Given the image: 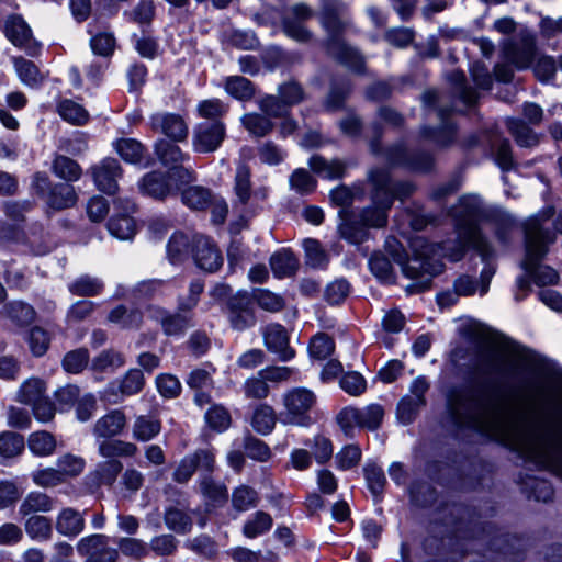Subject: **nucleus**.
<instances>
[{"label":"nucleus","mask_w":562,"mask_h":562,"mask_svg":"<svg viewBox=\"0 0 562 562\" xmlns=\"http://www.w3.org/2000/svg\"><path fill=\"white\" fill-rule=\"evenodd\" d=\"M446 414L459 428L477 430L495 439L526 443L521 438L530 416L551 424L553 416L535 396H522L517 407L497 405L482 387L465 384L451 387L446 396Z\"/></svg>","instance_id":"nucleus-1"},{"label":"nucleus","mask_w":562,"mask_h":562,"mask_svg":"<svg viewBox=\"0 0 562 562\" xmlns=\"http://www.w3.org/2000/svg\"><path fill=\"white\" fill-rule=\"evenodd\" d=\"M482 200L474 194L464 195L459 203L451 210L456 220L457 239L446 241L442 245H430L422 237H416L411 241L413 256L404 259L403 256L394 254V260L402 267L403 273L415 282L407 288H415L417 291L427 289L434 276L442 270L439 261L432 260L431 256L440 252L451 261H459L467 248L475 249L483 260L492 256V248L482 235L477 221L483 214Z\"/></svg>","instance_id":"nucleus-2"},{"label":"nucleus","mask_w":562,"mask_h":562,"mask_svg":"<svg viewBox=\"0 0 562 562\" xmlns=\"http://www.w3.org/2000/svg\"><path fill=\"white\" fill-rule=\"evenodd\" d=\"M555 241V235L537 217H531L525 223V259L522 268L539 286L555 284L559 280L558 272L540 262L548 252L549 245Z\"/></svg>","instance_id":"nucleus-3"},{"label":"nucleus","mask_w":562,"mask_h":562,"mask_svg":"<svg viewBox=\"0 0 562 562\" xmlns=\"http://www.w3.org/2000/svg\"><path fill=\"white\" fill-rule=\"evenodd\" d=\"M345 4L338 0H323L321 23L327 32L326 47L328 53L353 71L360 72L363 59L358 52L348 46L341 38L345 23L340 19Z\"/></svg>","instance_id":"nucleus-4"},{"label":"nucleus","mask_w":562,"mask_h":562,"mask_svg":"<svg viewBox=\"0 0 562 562\" xmlns=\"http://www.w3.org/2000/svg\"><path fill=\"white\" fill-rule=\"evenodd\" d=\"M370 181L373 186V205L364 212L363 220L369 225L383 227L386 225V213L394 199L403 200L408 196L414 191V186L409 182L392 183L385 170L371 171Z\"/></svg>","instance_id":"nucleus-5"},{"label":"nucleus","mask_w":562,"mask_h":562,"mask_svg":"<svg viewBox=\"0 0 562 562\" xmlns=\"http://www.w3.org/2000/svg\"><path fill=\"white\" fill-rule=\"evenodd\" d=\"M522 351L516 346H490L483 349L475 362V372L486 380L504 379L512 375L518 362L525 360Z\"/></svg>","instance_id":"nucleus-6"},{"label":"nucleus","mask_w":562,"mask_h":562,"mask_svg":"<svg viewBox=\"0 0 562 562\" xmlns=\"http://www.w3.org/2000/svg\"><path fill=\"white\" fill-rule=\"evenodd\" d=\"M316 403L315 394L305 387H293L282 395L283 409L279 419L283 425L310 427L313 423L310 415Z\"/></svg>","instance_id":"nucleus-7"},{"label":"nucleus","mask_w":562,"mask_h":562,"mask_svg":"<svg viewBox=\"0 0 562 562\" xmlns=\"http://www.w3.org/2000/svg\"><path fill=\"white\" fill-rule=\"evenodd\" d=\"M384 417V409L379 404H370L363 408L353 406L344 407L336 416L337 424L341 431L348 436H353L355 428H366L375 430L380 427Z\"/></svg>","instance_id":"nucleus-8"},{"label":"nucleus","mask_w":562,"mask_h":562,"mask_svg":"<svg viewBox=\"0 0 562 562\" xmlns=\"http://www.w3.org/2000/svg\"><path fill=\"white\" fill-rule=\"evenodd\" d=\"M502 49L507 61L517 69H526L537 56L536 35L529 30H520L515 37L503 42Z\"/></svg>","instance_id":"nucleus-9"},{"label":"nucleus","mask_w":562,"mask_h":562,"mask_svg":"<svg viewBox=\"0 0 562 562\" xmlns=\"http://www.w3.org/2000/svg\"><path fill=\"white\" fill-rule=\"evenodd\" d=\"M225 312L234 330L244 331L256 324L252 297L246 291H238L229 296Z\"/></svg>","instance_id":"nucleus-10"},{"label":"nucleus","mask_w":562,"mask_h":562,"mask_svg":"<svg viewBox=\"0 0 562 562\" xmlns=\"http://www.w3.org/2000/svg\"><path fill=\"white\" fill-rule=\"evenodd\" d=\"M215 457L211 449H198L186 456L176 467L172 477L178 483H187L196 470L211 472L214 469Z\"/></svg>","instance_id":"nucleus-11"},{"label":"nucleus","mask_w":562,"mask_h":562,"mask_svg":"<svg viewBox=\"0 0 562 562\" xmlns=\"http://www.w3.org/2000/svg\"><path fill=\"white\" fill-rule=\"evenodd\" d=\"M225 138V126L222 122L200 123L193 132V148L198 153L216 150Z\"/></svg>","instance_id":"nucleus-12"},{"label":"nucleus","mask_w":562,"mask_h":562,"mask_svg":"<svg viewBox=\"0 0 562 562\" xmlns=\"http://www.w3.org/2000/svg\"><path fill=\"white\" fill-rule=\"evenodd\" d=\"M312 16L313 11L306 4L297 3L293 5L290 14L283 18L285 35L300 43L310 42L313 35L303 23Z\"/></svg>","instance_id":"nucleus-13"},{"label":"nucleus","mask_w":562,"mask_h":562,"mask_svg":"<svg viewBox=\"0 0 562 562\" xmlns=\"http://www.w3.org/2000/svg\"><path fill=\"white\" fill-rule=\"evenodd\" d=\"M98 189L104 193L113 194L117 191V179L122 176V168L115 158L106 157L90 169Z\"/></svg>","instance_id":"nucleus-14"},{"label":"nucleus","mask_w":562,"mask_h":562,"mask_svg":"<svg viewBox=\"0 0 562 562\" xmlns=\"http://www.w3.org/2000/svg\"><path fill=\"white\" fill-rule=\"evenodd\" d=\"M4 33L14 46L24 49L31 55L36 53V43L33 40L32 31L21 16H9L4 24Z\"/></svg>","instance_id":"nucleus-15"},{"label":"nucleus","mask_w":562,"mask_h":562,"mask_svg":"<svg viewBox=\"0 0 562 562\" xmlns=\"http://www.w3.org/2000/svg\"><path fill=\"white\" fill-rule=\"evenodd\" d=\"M386 159L393 166H403L414 171H428L434 164L428 154L409 155L403 144L389 148Z\"/></svg>","instance_id":"nucleus-16"},{"label":"nucleus","mask_w":562,"mask_h":562,"mask_svg":"<svg viewBox=\"0 0 562 562\" xmlns=\"http://www.w3.org/2000/svg\"><path fill=\"white\" fill-rule=\"evenodd\" d=\"M262 336L267 349L278 355L279 360L288 361L295 355L289 346L286 330L280 324H270L262 328Z\"/></svg>","instance_id":"nucleus-17"},{"label":"nucleus","mask_w":562,"mask_h":562,"mask_svg":"<svg viewBox=\"0 0 562 562\" xmlns=\"http://www.w3.org/2000/svg\"><path fill=\"white\" fill-rule=\"evenodd\" d=\"M193 245V257L201 269L213 272L222 266V255L210 238L198 236L194 238Z\"/></svg>","instance_id":"nucleus-18"},{"label":"nucleus","mask_w":562,"mask_h":562,"mask_svg":"<svg viewBox=\"0 0 562 562\" xmlns=\"http://www.w3.org/2000/svg\"><path fill=\"white\" fill-rule=\"evenodd\" d=\"M153 130L164 133L175 142H181L188 136V126L183 117L175 113H157L150 117Z\"/></svg>","instance_id":"nucleus-19"},{"label":"nucleus","mask_w":562,"mask_h":562,"mask_svg":"<svg viewBox=\"0 0 562 562\" xmlns=\"http://www.w3.org/2000/svg\"><path fill=\"white\" fill-rule=\"evenodd\" d=\"M122 469L123 464L115 459L100 462L86 475L85 483L89 488L110 487Z\"/></svg>","instance_id":"nucleus-20"},{"label":"nucleus","mask_w":562,"mask_h":562,"mask_svg":"<svg viewBox=\"0 0 562 562\" xmlns=\"http://www.w3.org/2000/svg\"><path fill=\"white\" fill-rule=\"evenodd\" d=\"M138 190L144 195L164 200L172 192L169 175L160 171L148 172L139 180Z\"/></svg>","instance_id":"nucleus-21"},{"label":"nucleus","mask_w":562,"mask_h":562,"mask_svg":"<svg viewBox=\"0 0 562 562\" xmlns=\"http://www.w3.org/2000/svg\"><path fill=\"white\" fill-rule=\"evenodd\" d=\"M151 316L160 323L167 336H179L193 326L191 317L182 314H170L160 307L150 308Z\"/></svg>","instance_id":"nucleus-22"},{"label":"nucleus","mask_w":562,"mask_h":562,"mask_svg":"<svg viewBox=\"0 0 562 562\" xmlns=\"http://www.w3.org/2000/svg\"><path fill=\"white\" fill-rule=\"evenodd\" d=\"M126 424L125 415L121 411H112L99 418L93 427V435L98 438H108L117 436L124 429Z\"/></svg>","instance_id":"nucleus-23"},{"label":"nucleus","mask_w":562,"mask_h":562,"mask_svg":"<svg viewBox=\"0 0 562 562\" xmlns=\"http://www.w3.org/2000/svg\"><path fill=\"white\" fill-rule=\"evenodd\" d=\"M2 313L19 328L31 325L36 316L35 310L22 301H12L5 304Z\"/></svg>","instance_id":"nucleus-24"},{"label":"nucleus","mask_w":562,"mask_h":562,"mask_svg":"<svg viewBox=\"0 0 562 562\" xmlns=\"http://www.w3.org/2000/svg\"><path fill=\"white\" fill-rule=\"evenodd\" d=\"M26 443L31 453L40 458L54 454L57 448L55 436L46 430L30 434Z\"/></svg>","instance_id":"nucleus-25"},{"label":"nucleus","mask_w":562,"mask_h":562,"mask_svg":"<svg viewBox=\"0 0 562 562\" xmlns=\"http://www.w3.org/2000/svg\"><path fill=\"white\" fill-rule=\"evenodd\" d=\"M369 207L364 209L360 214V223H358L356 220L349 218L346 215H344V221L339 226V232L342 238L348 240L351 244H360L362 243L367 236L368 232L366 227H369V224H367L363 220V214ZM342 216V212L340 213ZM370 227H374L373 225H370Z\"/></svg>","instance_id":"nucleus-26"},{"label":"nucleus","mask_w":562,"mask_h":562,"mask_svg":"<svg viewBox=\"0 0 562 562\" xmlns=\"http://www.w3.org/2000/svg\"><path fill=\"white\" fill-rule=\"evenodd\" d=\"M55 464L66 483L68 480L75 479L83 472L86 460L80 456L66 452L57 458Z\"/></svg>","instance_id":"nucleus-27"},{"label":"nucleus","mask_w":562,"mask_h":562,"mask_svg":"<svg viewBox=\"0 0 562 562\" xmlns=\"http://www.w3.org/2000/svg\"><path fill=\"white\" fill-rule=\"evenodd\" d=\"M108 319L121 328L135 329L140 326L143 314L137 308H128L124 305H119L109 313Z\"/></svg>","instance_id":"nucleus-28"},{"label":"nucleus","mask_w":562,"mask_h":562,"mask_svg":"<svg viewBox=\"0 0 562 562\" xmlns=\"http://www.w3.org/2000/svg\"><path fill=\"white\" fill-rule=\"evenodd\" d=\"M77 194L72 186L59 183L55 184L46 198L50 209L63 210L75 205Z\"/></svg>","instance_id":"nucleus-29"},{"label":"nucleus","mask_w":562,"mask_h":562,"mask_svg":"<svg viewBox=\"0 0 562 562\" xmlns=\"http://www.w3.org/2000/svg\"><path fill=\"white\" fill-rule=\"evenodd\" d=\"M13 65L19 79L27 87H37L45 78L33 61L23 57H14Z\"/></svg>","instance_id":"nucleus-30"},{"label":"nucleus","mask_w":562,"mask_h":562,"mask_svg":"<svg viewBox=\"0 0 562 562\" xmlns=\"http://www.w3.org/2000/svg\"><path fill=\"white\" fill-rule=\"evenodd\" d=\"M117 155L128 164H139L145 155V147L134 138H120L113 143Z\"/></svg>","instance_id":"nucleus-31"},{"label":"nucleus","mask_w":562,"mask_h":562,"mask_svg":"<svg viewBox=\"0 0 562 562\" xmlns=\"http://www.w3.org/2000/svg\"><path fill=\"white\" fill-rule=\"evenodd\" d=\"M46 389L47 386L44 380L30 378L21 384L16 394V400L20 403L32 406L45 396Z\"/></svg>","instance_id":"nucleus-32"},{"label":"nucleus","mask_w":562,"mask_h":562,"mask_svg":"<svg viewBox=\"0 0 562 562\" xmlns=\"http://www.w3.org/2000/svg\"><path fill=\"white\" fill-rule=\"evenodd\" d=\"M125 364L124 356L114 349H105L91 361V370L94 372H114Z\"/></svg>","instance_id":"nucleus-33"},{"label":"nucleus","mask_w":562,"mask_h":562,"mask_svg":"<svg viewBox=\"0 0 562 562\" xmlns=\"http://www.w3.org/2000/svg\"><path fill=\"white\" fill-rule=\"evenodd\" d=\"M270 267L276 277H290L297 269V260L292 251L282 249L271 256Z\"/></svg>","instance_id":"nucleus-34"},{"label":"nucleus","mask_w":562,"mask_h":562,"mask_svg":"<svg viewBox=\"0 0 562 562\" xmlns=\"http://www.w3.org/2000/svg\"><path fill=\"white\" fill-rule=\"evenodd\" d=\"M311 169L323 178H340L345 172V164L338 159L326 160L321 156H313L308 160Z\"/></svg>","instance_id":"nucleus-35"},{"label":"nucleus","mask_w":562,"mask_h":562,"mask_svg":"<svg viewBox=\"0 0 562 562\" xmlns=\"http://www.w3.org/2000/svg\"><path fill=\"white\" fill-rule=\"evenodd\" d=\"M161 430L160 420L147 415L136 417L133 424V437L139 441H149Z\"/></svg>","instance_id":"nucleus-36"},{"label":"nucleus","mask_w":562,"mask_h":562,"mask_svg":"<svg viewBox=\"0 0 562 562\" xmlns=\"http://www.w3.org/2000/svg\"><path fill=\"white\" fill-rule=\"evenodd\" d=\"M506 125L510 135L521 147H532L539 143L538 135L521 120L508 119Z\"/></svg>","instance_id":"nucleus-37"},{"label":"nucleus","mask_w":562,"mask_h":562,"mask_svg":"<svg viewBox=\"0 0 562 562\" xmlns=\"http://www.w3.org/2000/svg\"><path fill=\"white\" fill-rule=\"evenodd\" d=\"M155 153L161 164L169 166L170 169L179 166V164L188 158L177 145L165 139H160L156 143Z\"/></svg>","instance_id":"nucleus-38"},{"label":"nucleus","mask_w":562,"mask_h":562,"mask_svg":"<svg viewBox=\"0 0 562 562\" xmlns=\"http://www.w3.org/2000/svg\"><path fill=\"white\" fill-rule=\"evenodd\" d=\"M25 448L24 437L13 431H2L0 434V457L12 459L20 456Z\"/></svg>","instance_id":"nucleus-39"},{"label":"nucleus","mask_w":562,"mask_h":562,"mask_svg":"<svg viewBox=\"0 0 562 562\" xmlns=\"http://www.w3.org/2000/svg\"><path fill=\"white\" fill-rule=\"evenodd\" d=\"M57 112L67 122L74 125L86 124L89 120V113L79 103L65 99L57 105Z\"/></svg>","instance_id":"nucleus-40"},{"label":"nucleus","mask_w":562,"mask_h":562,"mask_svg":"<svg viewBox=\"0 0 562 562\" xmlns=\"http://www.w3.org/2000/svg\"><path fill=\"white\" fill-rule=\"evenodd\" d=\"M98 449L103 458L132 457L137 451V447L133 442L108 439L100 441Z\"/></svg>","instance_id":"nucleus-41"},{"label":"nucleus","mask_w":562,"mask_h":562,"mask_svg":"<svg viewBox=\"0 0 562 562\" xmlns=\"http://www.w3.org/2000/svg\"><path fill=\"white\" fill-rule=\"evenodd\" d=\"M224 88L231 97L240 101L249 100L255 94L252 83L247 78L241 76L227 77L224 83Z\"/></svg>","instance_id":"nucleus-42"},{"label":"nucleus","mask_w":562,"mask_h":562,"mask_svg":"<svg viewBox=\"0 0 562 562\" xmlns=\"http://www.w3.org/2000/svg\"><path fill=\"white\" fill-rule=\"evenodd\" d=\"M276 422L277 416L274 409L271 406L263 404L256 408L251 424L257 432L268 435L274 428Z\"/></svg>","instance_id":"nucleus-43"},{"label":"nucleus","mask_w":562,"mask_h":562,"mask_svg":"<svg viewBox=\"0 0 562 562\" xmlns=\"http://www.w3.org/2000/svg\"><path fill=\"white\" fill-rule=\"evenodd\" d=\"M83 518L70 508L64 509L57 520V529L66 536H76L83 529Z\"/></svg>","instance_id":"nucleus-44"},{"label":"nucleus","mask_w":562,"mask_h":562,"mask_svg":"<svg viewBox=\"0 0 562 562\" xmlns=\"http://www.w3.org/2000/svg\"><path fill=\"white\" fill-rule=\"evenodd\" d=\"M109 232L121 240L131 239L136 233V224L130 215L112 217L108 224Z\"/></svg>","instance_id":"nucleus-45"},{"label":"nucleus","mask_w":562,"mask_h":562,"mask_svg":"<svg viewBox=\"0 0 562 562\" xmlns=\"http://www.w3.org/2000/svg\"><path fill=\"white\" fill-rule=\"evenodd\" d=\"M53 171L67 181H77L81 177L80 166L71 158L61 155L54 159Z\"/></svg>","instance_id":"nucleus-46"},{"label":"nucleus","mask_w":562,"mask_h":562,"mask_svg":"<svg viewBox=\"0 0 562 562\" xmlns=\"http://www.w3.org/2000/svg\"><path fill=\"white\" fill-rule=\"evenodd\" d=\"M190 240L183 233H175L167 244V255L172 263L183 261L189 252Z\"/></svg>","instance_id":"nucleus-47"},{"label":"nucleus","mask_w":562,"mask_h":562,"mask_svg":"<svg viewBox=\"0 0 562 562\" xmlns=\"http://www.w3.org/2000/svg\"><path fill=\"white\" fill-rule=\"evenodd\" d=\"M182 202L193 210H202L211 202V192L200 186H192L182 191Z\"/></svg>","instance_id":"nucleus-48"},{"label":"nucleus","mask_w":562,"mask_h":562,"mask_svg":"<svg viewBox=\"0 0 562 562\" xmlns=\"http://www.w3.org/2000/svg\"><path fill=\"white\" fill-rule=\"evenodd\" d=\"M234 192L238 202H240L241 204H246L250 199V170L245 165H239L236 169Z\"/></svg>","instance_id":"nucleus-49"},{"label":"nucleus","mask_w":562,"mask_h":562,"mask_svg":"<svg viewBox=\"0 0 562 562\" xmlns=\"http://www.w3.org/2000/svg\"><path fill=\"white\" fill-rule=\"evenodd\" d=\"M244 127L256 137H263L273 127L271 121L258 113H247L240 119Z\"/></svg>","instance_id":"nucleus-50"},{"label":"nucleus","mask_w":562,"mask_h":562,"mask_svg":"<svg viewBox=\"0 0 562 562\" xmlns=\"http://www.w3.org/2000/svg\"><path fill=\"white\" fill-rule=\"evenodd\" d=\"M89 363V351L79 348L67 352L63 359V368L66 372L78 374L87 368Z\"/></svg>","instance_id":"nucleus-51"},{"label":"nucleus","mask_w":562,"mask_h":562,"mask_svg":"<svg viewBox=\"0 0 562 562\" xmlns=\"http://www.w3.org/2000/svg\"><path fill=\"white\" fill-rule=\"evenodd\" d=\"M103 289V283L89 276H82L69 284V291L78 296L97 295Z\"/></svg>","instance_id":"nucleus-52"},{"label":"nucleus","mask_w":562,"mask_h":562,"mask_svg":"<svg viewBox=\"0 0 562 562\" xmlns=\"http://www.w3.org/2000/svg\"><path fill=\"white\" fill-rule=\"evenodd\" d=\"M289 183L292 190L302 195L312 193L316 188V180L303 168L292 172Z\"/></svg>","instance_id":"nucleus-53"},{"label":"nucleus","mask_w":562,"mask_h":562,"mask_svg":"<svg viewBox=\"0 0 562 562\" xmlns=\"http://www.w3.org/2000/svg\"><path fill=\"white\" fill-rule=\"evenodd\" d=\"M370 271L382 282L390 283L394 280V272L390 260L376 252L369 260Z\"/></svg>","instance_id":"nucleus-54"},{"label":"nucleus","mask_w":562,"mask_h":562,"mask_svg":"<svg viewBox=\"0 0 562 562\" xmlns=\"http://www.w3.org/2000/svg\"><path fill=\"white\" fill-rule=\"evenodd\" d=\"M308 350L312 358L324 360L334 352L335 344L326 334L319 333L312 338Z\"/></svg>","instance_id":"nucleus-55"},{"label":"nucleus","mask_w":562,"mask_h":562,"mask_svg":"<svg viewBox=\"0 0 562 562\" xmlns=\"http://www.w3.org/2000/svg\"><path fill=\"white\" fill-rule=\"evenodd\" d=\"M312 450V456L317 463L324 464L329 461L333 457L334 447L329 438L323 435H316L313 437L311 443L306 442Z\"/></svg>","instance_id":"nucleus-56"},{"label":"nucleus","mask_w":562,"mask_h":562,"mask_svg":"<svg viewBox=\"0 0 562 562\" xmlns=\"http://www.w3.org/2000/svg\"><path fill=\"white\" fill-rule=\"evenodd\" d=\"M538 449L549 459H555V453L562 449V439L551 426L538 438Z\"/></svg>","instance_id":"nucleus-57"},{"label":"nucleus","mask_w":562,"mask_h":562,"mask_svg":"<svg viewBox=\"0 0 562 562\" xmlns=\"http://www.w3.org/2000/svg\"><path fill=\"white\" fill-rule=\"evenodd\" d=\"M80 390L77 385L67 384L54 392L58 412L69 411L79 400Z\"/></svg>","instance_id":"nucleus-58"},{"label":"nucleus","mask_w":562,"mask_h":562,"mask_svg":"<svg viewBox=\"0 0 562 562\" xmlns=\"http://www.w3.org/2000/svg\"><path fill=\"white\" fill-rule=\"evenodd\" d=\"M306 263L313 268H323L328 258L321 244L316 239L307 238L303 241Z\"/></svg>","instance_id":"nucleus-59"},{"label":"nucleus","mask_w":562,"mask_h":562,"mask_svg":"<svg viewBox=\"0 0 562 562\" xmlns=\"http://www.w3.org/2000/svg\"><path fill=\"white\" fill-rule=\"evenodd\" d=\"M32 480L42 488H53L65 483L56 467H47L34 471Z\"/></svg>","instance_id":"nucleus-60"},{"label":"nucleus","mask_w":562,"mask_h":562,"mask_svg":"<svg viewBox=\"0 0 562 562\" xmlns=\"http://www.w3.org/2000/svg\"><path fill=\"white\" fill-rule=\"evenodd\" d=\"M252 300L265 311L276 313L284 307V300L282 296L269 291V290H257L254 293Z\"/></svg>","instance_id":"nucleus-61"},{"label":"nucleus","mask_w":562,"mask_h":562,"mask_svg":"<svg viewBox=\"0 0 562 562\" xmlns=\"http://www.w3.org/2000/svg\"><path fill=\"white\" fill-rule=\"evenodd\" d=\"M205 420L207 425L218 431L222 432L226 430L231 425V415L226 408L221 405H213L205 413Z\"/></svg>","instance_id":"nucleus-62"},{"label":"nucleus","mask_w":562,"mask_h":562,"mask_svg":"<svg viewBox=\"0 0 562 562\" xmlns=\"http://www.w3.org/2000/svg\"><path fill=\"white\" fill-rule=\"evenodd\" d=\"M361 459V450L355 445L342 447L335 456L336 465L340 470L352 469Z\"/></svg>","instance_id":"nucleus-63"},{"label":"nucleus","mask_w":562,"mask_h":562,"mask_svg":"<svg viewBox=\"0 0 562 562\" xmlns=\"http://www.w3.org/2000/svg\"><path fill=\"white\" fill-rule=\"evenodd\" d=\"M272 526L271 517L262 512H258L254 519L248 520L244 526V535L247 538H256L257 536L268 531Z\"/></svg>","instance_id":"nucleus-64"}]
</instances>
